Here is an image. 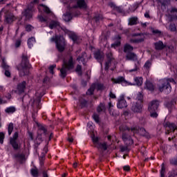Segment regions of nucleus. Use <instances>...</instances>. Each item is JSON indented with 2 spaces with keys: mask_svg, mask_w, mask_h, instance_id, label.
<instances>
[{
  "mask_svg": "<svg viewBox=\"0 0 177 177\" xmlns=\"http://www.w3.org/2000/svg\"><path fill=\"white\" fill-rule=\"evenodd\" d=\"M16 68L19 71V77H26L30 74L31 64L27 54H22L21 63L16 66Z\"/></svg>",
  "mask_w": 177,
  "mask_h": 177,
  "instance_id": "nucleus-1",
  "label": "nucleus"
},
{
  "mask_svg": "<svg viewBox=\"0 0 177 177\" xmlns=\"http://www.w3.org/2000/svg\"><path fill=\"white\" fill-rule=\"evenodd\" d=\"M75 65V62H74L73 57H70L67 60L64 59L63 61L62 67L60 69V77L62 78H66L67 76V72L69 70H73Z\"/></svg>",
  "mask_w": 177,
  "mask_h": 177,
  "instance_id": "nucleus-2",
  "label": "nucleus"
},
{
  "mask_svg": "<svg viewBox=\"0 0 177 177\" xmlns=\"http://www.w3.org/2000/svg\"><path fill=\"white\" fill-rule=\"evenodd\" d=\"M50 42H55L58 51L64 52L66 49V39L62 35H55L50 39Z\"/></svg>",
  "mask_w": 177,
  "mask_h": 177,
  "instance_id": "nucleus-3",
  "label": "nucleus"
},
{
  "mask_svg": "<svg viewBox=\"0 0 177 177\" xmlns=\"http://www.w3.org/2000/svg\"><path fill=\"white\" fill-rule=\"evenodd\" d=\"M171 84H176V82L172 78L170 79H164L160 81L158 84V91L160 92H165V93H169L171 92Z\"/></svg>",
  "mask_w": 177,
  "mask_h": 177,
  "instance_id": "nucleus-4",
  "label": "nucleus"
},
{
  "mask_svg": "<svg viewBox=\"0 0 177 177\" xmlns=\"http://www.w3.org/2000/svg\"><path fill=\"white\" fill-rule=\"evenodd\" d=\"M163 127L166 129V131H165L166 135H169L170 132H175L176 129H177L176 125L169 122H165L163 124Z\"/></svg>",
  "mask_w": 177,
  "mask_h": 177,
  "instance_id": "nucleus-5",
  "label": "nucleus"
},
{
  "mask_svg": "<svg viewBox=\"0 0 177 177\" xmlns=\"http://www.w3.org/2000/svg\"><path fill=\"white\" fill-rule=\"evenodd\" d=\"M19 138V132L16 131L14 133L13 137L10 138V144L11 145V146H12L14 150H19V143H17V138Z\"/></svg>",
  "mask_w": 177,
  "mask_h": 177,
  "instance_id": "nucleus-6",
  "label": "nucleus"
},
{
  "mask_svg": "<svg viewBox=\"0 0 177 177\" xmlns=\"http://www.w3.org/2000/svg\"><path fill=\"white\" fill-rule=\"evenodd\" d=\"M142 109L143 103L141 102H133L131 106V111H133V113H142Z\"/></svg>",
  "mask_w": 177,
  "mask_h": 177,
  "instance_id": "nucleus-7",
  "label": "nucleus"
},
{
  "mask_svg": "<svg viewBox=\"0 0 177 177\" xmlns=\"http://www.w3.org/2000/svg\"><path fill=\"white\" fill-rule=\"evenodd\" d=\"M158 106H160V102L158 100H153L149 104L148 110L149 111H157Z\"/></svg>",
  "mask_w": 177,
  "mask_h": 177,
  "instance_id": "nucleus-8",
  "label": "nucleus"
},
{
  "mask_svg": "<svg viewBox=\"0 0 177 177\" xmlns=\"http://www.w3.org/2000/svg\"><path fill=\"white\" fill-rule=\"evenodd\" d=\"M133 37H138L136 39H131V42H133V44H140L145 41V35L143 34H133Z\"/></svg>",
  "mask_w": 177,
  "mask_h": 177,
  "instance_id": "nucleus-9",
  "label": "nucleus"
},
{
  "mask_svg": "<svg viewBox=\"0 0 177 177\" xmlns=\"http://www.w3.org/2000/svg\"><path fill=\"white\" fill-rule=\"evenodd\" d=\"M34 12L33 8H28L22 12V15L26 17V20H30L32 17V12Z\"/></svg>",
  "mask_w": 177,
  "mask_h": 177,
  "instance_id": "nucleus-10",
  "label": "nucleus"
},
{
  "mask_svg": "<svg viewBox=\"0 0 177 177\" xmlns=\"http://www.w3.org/2000/svg\"><path fill=\"white\" fill-rule=\"evenodd\" d=\"M111 81L113 84H124L125 85H129V82L125 80V77L120 76L117 78H112Z\"/></svg>",
  "mask_w": 177,
  "mask_h": 177,
  "instance_id": "nucleus-11",
  "label": "nucleus"
},
{
  "mask_svg": "<svg viewBox=\"0 0 177 177\" xmlns=\"http://www.w3.org/2000/svg\"><path fill=\"white\" fill-rule=\"evenodd\" d=\"M117 106L118 109H125L126 107H128L127 101L124 100V95L120 97Z\"/></svg>",
  "mask_w": 177,
  "mask_h": 177,
  "instance_id": "nucleus-12",
  "label": "nucleus"
},
{
  "mask_svg": "<svg viewBox=\"0 0 177 177\" xmlns=\"http://www.w3.org/2000/svg\"><path fill=\"white\" fill-rule=\"evenodd\" d=\"M73 8L75 9H77V8H79V9H86L88 8V5L85 0H77V5L74 6Z\"/></svg>",
  "mask_w": 177,
  "mask_h": 177,
  "instance_id": "nucleus-13",
  "label": "nucleus"
},
{
  "mask_svg": "<svg viewBox=\"0 0 177 177\" xmlns=\"http://www.w3.org/2000/svg\"><path fill=\"white\" fill-rule=\"evenodd\" d=\"M125 59L126 60L136 62V60H138V55L131 51L126 54Z\"/></svg>",
  "mask_w": 177,
  "mask_h": 177,
  "instance_id": "nucleus-14",
  "label": "nucleus"
},
{
  "mask_svg": "<svg viewBox=\"0 0 177 177\" xmlns=\"http://www.w3.org/2000/svg\"><path fill=\"white\" fill-rule=\"evenodd\" d=\"M120 129H122V131H131V132H133V136H135V133H138V127H128L127 126H123L122 127H120Z\"/></svg>",
  "mask_w": 177,
  "mask_h": 177,
  "instance_id": "nucleus-15",
  "label": "nucleus"
},
{
  "mask_svg": "<svg viewBox=\"0 0 177 177\" xmlns=\"http://www.w3.org/2000/svg\"><path fill=\"white\" fill-rule=\"evenodd\" d=\"M94 57L98 62H102V60L104 59V54L103 53V52L98 50L94 53Z\"/></svg>",
  "mask_w": 177,
  "mask_h": 177,
  "instance_id": "nucleus-16",
  "label": "nucleus"
},
{
  "mask_svg": "<svg viewBox=\"0 0 177 177\" xmlns=\"http://www.w3.org/2000/svg\"><path fill=\"white\" fill-rule=\"evenodd\" d=\"M109 6L113 9V10L118 12V13H124V9L122 6H117L113 3H109Z\"/></svg>",
  "mask_w": 177,
  "mask_h": 177,
  "instance_id": "nucleus-17",
  "label": "nucleus"
},
{
  "mask_svg": "<svg viewBox=\"0 0 177 177\" xmlns=\"http://www.w3.org/2000/svg\"><path fill=\"white\" fill-rule=\"evenodd\" d=\"M6 21L10 24V23H13L15 20L16 19V17H15V15L10 12H8L5 16Z\"/></svg>",
  "mask_w": 177,
  "mask_h": 177,
  "instance_id": "nucleus-18",
  "label": "nucleus"
},
{
  "mask_svg": "<svg viewBox=\"0 0 177 177\" xmlns=\"http://www.w3.org/2000/svg\"><path fill=\"white\" fill-rule=\"evenodd\" d=\"M154 46L156 50H162V49L167 48V45L164 44L162 41L154 43Z\"/></svg>",
  "mask_w": 177,
  "mask_h": 177,
  "instance_id": "nucleus-19",
  "label": "nucleus"
},
{
  "mask_svg": "<svg viewBox=\"0 0 177 177\" xmlns=\"http://www.w3.org/2000/svg\"><path fill=\"white\" fill-rule=\"evenodd\" d=\"M26 85H27V83L26 82V81H24L17 85V91L19 95H21V93H24V89H26Z\"/></svg>",
  "mask_w": 177,
  "mask_h": 177,
  "instance_id": "nucleus-20",
  "label": "nucleus"
},
{
  "mask_svg": "<svg viewBox=\"0 0 177 177\" xmlns=\"http://www.w3.org/2000/svg\"><path fill=\"white\" fill-rule=\"evenodd\" d=\"M133 51V46H131L129 44H126L123 46V52L124 53H129Z\"/></svg>",
  "mask_w": 177,
  "mask_h": 177,
  "instance_id": "nucleus-21",
  "label": "nucleus"
},
{
  "mask_svg": "<svg viewBox=\"0 0 177 177\" xmlns=\"http://www.w3.org/2000/svg\"><path fill=\"white\" fill-rule=\"evenodd\" d=\"M95 147L98 149L99 151H106L107 150V145L106 143H97Z\"/></svg>",
  "mask_w": 177,
  "mask_h": 177,
  "instance_id": "nucleus-22",
  "label": "nucleus"
},
{
  "mask_svg": "<svg viewBox=\"0 0 177 177\" xmlns=\"http://www.w3.org/2000/svg\"><path fill=\"white\" fill-rule=\"evenodd\" d=\"M134 81L135 83H129V85H137L138 86H140L143 84L142 77H135Z\"/></svg>",
  "mask_w": 177,
  "mask_h": 177,
  "instance_id": "nucleus-23",
  "label": "nucleus"
},
{
  "mask_svg": "<svg viewBox=\"0 0 177 177\" xmlns=\"http://www.w3.org/2000/svg\"><path fill=\"white\" fill-rule=\"evenodd\" d=\"M77 60L82 62L84 66H86V53H82V56L77 58Z\"/></svg>",
  "mask_w": 177,
  "mask_h": 177,
  "instance_id": "nucleus-24",
  "label": "nucleus"
},
{
  "mask_svg": "<svg viewBox=\"0 0 177 177\" xmlns=\"http://www.w3.org/2000/svg\"><path fill=\"white\" fill-rule=\"evenodd\" d=\"M129 26H136L138 24V17H132L129 19Z\"/></svg>",
  "mask_w": 177,
  "mask_h": 177,
  "instance_id": "nucleus-25",
  "label": "nucleus"
},
{
  "mask_svg": "<svg viewBox=\"0 0 177 177\" xmlns=\"http://www.w3.org/2000/svg\"><path fill=\"white\" fill-rule=\"evenodd\" d=\"M116 38L118 41L111 44V48H118V46H121V41L120 40L121 39V36L118 35Z\"/></svg>",
  "mask_w": 177,
  "mask_h": 177,
  "instance_id": "nucleus-26",
  "label": "nucleus"
},
{
  "mask_svg": "<svg viewBox=\"0 0 177 177\" xmlns=\"http://www.w3.org/2000/svg\"><path fill=\"white\" fill-rule=\"evenodd\" d=\"M72 19L73 16H71V13L70 12H66L63 15V20H64V21H71Z\"/></svg>",
  "mask_w": 177,
  "mask_h": 177,
  "instance_id": "nucleus-27",
  "label": "nucleus"
},
{
  "mask_svg": "<svg viewBox=\"0 0 177 177\" xmlns=\"http://www.w3.org/2000/svg\"><path fill=\"white\" fill-rule=\"evenodd\" d=\"M139 133L141 136L149 138V133L146 131V129H145V128H140L139 130Z\"/></svg>",
  "mask_w": 177,
  "mask_h": 177,
  "instance_id": "nucleus-28",
  "label": "nucleus"
},
{
  "mask_svg": "<svg viewBox=\"0 0 177 177\" xmlns=\"http://www.w3.org/2000/svg\"><path fill=\"white\" fill-rule=\"evenodd\" d=\"M7 114H13L16 111V107L15 106H10L6 109L5 110Z\"/></svg>",
  "mask_w": 177,
  "mask_h": 177,
  "instance_id": "nucleus-29",
  "label": "nucleus"
},
{
  "mask_svg": "<svg viewBox=\"0 0 177 177\" xmlns=\"http://www.w3.org/2000/svg\"><path fill=\"white\" fill-rule=\"evenodd\" d=\"M106 59L109 62H115V59L113 57V53L111 52L106 53Z\"/></svg>",
  "mask_w": 177,
  "mask_h": 177,
  "instance_id": "nucleus-30",
  "label": "nucleus"
},
{
  "mask_svg": "<svg viewBox=\"0 0 177 177\" xmlns=\"http://www.w3.org/2000/svg\"><path fill=\"white\" fill-rule=\"evenodd\" d=\"M57 26H59V23L57 21H52L50 24H49V28L51 30H53V28H56V27H57Z\"/></svg>",
  "mask_w": 177,
  "mask_h": 177,
  "instance_id": "nucleus-31",
  "label": "nucleus"
},
{
  "mask_svg": "<svg viewBox=\"0 0 177 177\" xmlns=\"http://www.w3.org/2000/svg\"><path fill=\"white\" fill-rule=\"evenodd\" d=\"M146 88L149 91H154V85L153 84V83H151L150 82H146Z\"/></svg>",
  "mask_w": 177,
  "mask_h": 177,
  "instance_id": "nucleus-32",
  "label": "nucleus"
},
{
  "mask_svg": "<svg viewBox=\"0 0 177 177\" xmlns=\"http://www.w3.org/2000/svg\"><path fill=\"white\" fill-rule=\"evenodd\" d=\"M95 84H92L91 87L88 89L86 95H93V92H95Z\"/></svg>",
  "mask_w": 177,
  "mask_h": 177,
  "instance_id": "nucleus-33",
  "label": "nucleus"
},
{
  "mask_svg": "<svg viewBox=\"0 0 177 177\" xmlns=\"http://www.w3.org/2000/svg\"><path fill=\"white\" fill-rule=\"evenodd\" d=\"M103 110H106V106H104V104L100 103L97 108V113H101V111H103Z\"/></svg>",
  "mask_w": 177,
  "mask_h": 177,
  "instance_id": "nucleus-34",
  "label": "nucleus"
},
{
  "mask_svg": "<svg viewBox=\"0 0 177 177\" xmlns=\"http://www.w3.org/2000/svg\"><path fill=\"white\" fill-rule=\"evenodd\" d=\"M35 42V38L31 37L28 39V45L29 48H32V45H34V43Z\"/></svg>",
  "mask_w": 177,
  "mask_h": 177,
  "instance_id": "nucleus-35",
  "label": "nucleus"
},
{
  "mask_svg": "<svg viewBox=\"0 0 177 177\" xmlns=\"http://www.w3.org/2000/svg\"><path fill=\"white\" fill-rule=\"evenodd\" d=\"M13 128H14L13 123H10L8 127V131L9 136L12 135V132H13Z\"/></svg>",
  "mask_w": 177,
  "mask_h": 177,
  "instance_id": "nucleus-36",
  "label": "nucleus"
},
{
  "mask_svg": "<svg viewBox=\"0 0 177 177\" xmlns=\"http://www.w3.org/2000/svg\"><path fill=\"white\" fill-rule=\"evenodd\" d=\"M115 64V62H113V61H108L105 63V70L107 71L109 68H110L111 64Z\"/></svg>",
  "mask_w": 177,
  "mask_h": 177,
  "instance_id": "nucleus-37",
  "label": "nucleus"
},
{
  "mask_svg": "<svg viewBox=\"0 0 177 177\" xmlns=\"http://www.w3.org/2000/svg\"><path fill=\"white\" fill-rule=\"evenodd\" d=\"M41 131H42L44 135H46V132H48L46 127L42 124L39 125V131L41 132Z\"/></svg>",
  "mask_w": 177,
  "mask_h": 177,
  "instance_id": "nucleus-38",
  "label": "nucleus"
},
{
  "mask_svg": "<svg viewBox=\"0 0 177 177\" xmlns=\"http://www.w3.org/2000/svg\"><path fill=\"white\" fill-rule=\"evenodd\" d=\"M136 100H137V102H141V103H143V95L141 93H138L137 94Z\"/></svg>",
  "mask_w": 177,
  "mask_h": 177,
  "instance_id": "nucleus-39",
  "label": "nucleus"
},
{
  "mask_svg": "<svg viewBox=\"0 0 177 177\" xmlns=\"http://www.w3.org/2000/svg\"><path fill=\"white\" fill-rule=\"evenodd\" d=\"M122 138L124 142H127L128 140H131V136H129L126 133H122Z\"/></svg>",
  "mask_w": 177,
  "mask_h": 177,
  "instance_id": "nucleus-40",
  "label": "nucleus"
},
{
  "mask_svg": "<svg viewBox=\"0 0 177 177\" xmlns=\"http://www.w3.org/2000/svg\"><path fill=\"white\" fill-rule=\"evenodd\" d=\"M69 38H71V39H73L75 44L77 43V40L78 39V37L74 33L71 34L69 35Z\"/></svg>",
  "mask_w": 177,
  "mask_h": 177,
  "instance_id": "nucleus-41",
  "label": "nucleus"
},
{
  "mask_svg": "<svg viewBox=\"0 0 177 177\" xmlns=\"http://www.w3.org/2000/svg\"><path fill=\"white\" fill-rule=\"evenodd\" d=\"M26 31L30 32V31H32L34 30V26H31L30 24H28L25 26Z\"/></svg>",
  "mask_w": 177,
  "mask_h": 177,
  "instance_id": "nucleus-42",
  "label": "nucleus"
},
{
  "mask_svg": "<svg viewBox=\"0 0 177 177\" xmlns=\"http://www.w3.org/2000/svg\"><path fill=\"white\" fill-rule=\"evenodd\" d=\"M169 29L170 30V31L174 32V31H176V26L175 25V24H170Z\"/></svg>",
  "mask_w": 177,
  "mask_h": 177,
  "instance_id": "nucleus-43",
  "label": "nucleus"
},
{
  "mask_svg": "<svg viewBox=\"0 0 177 177\" xmlns=\"http://www.w3.org/2000/svg\"><path fill=\"white\" fill-rule=\"evenodd\" d=\"M93 118L95 121V122H97V124H99V122H100L99 115H97V113H94L93 115Z\"/></svg>",
  "mask_w": 177,
  "mask_h": 177,
  "instance_id": "nucleus-44",
  "label": "nucleus"
},
{
  "mask_svg": "<svg viewBox=\"0 0 177 177\" xmlns=\"http://www.w3.org/2000/svg\"><path fill=\"white\" fill-rule=\"evenodd\" d=\"M75 71L81 75V74H82V66H81V65H77Z\"/></svg>",
  "mask_w": 177,
  "mask_h": 177,
  "instance_id": "nucleus-45",
  "label": "nucleus"
},
{
  "mask_svg": "<svg viewBox=\"0 0 177 177\" xmlns=\"http://www.w3.org/2000/svg\"><path fill=\"white\" fill-rule=\"evenodd\" d=\"M160 177H165V167H164V163L162 165V169L160 171Z\"/></svg>",
  "mask_w": 177,
  "mask_h": 177,
  "instance_id": "nucleus-46",
  "label": "nucleus"
},
{
  "mask_svg": "<svg viewBox=\"0 0 177 177\" xmlns=\"http://www.w3.org/2000/svg\"><path fill=\"white\" fill-rule=\"evenodd\" d=\"M31 174L34 177H38V169H32Z\"/></svg>",
  "mask_w": 177,
  "mask_h": 177,
  "instance_id": "nucleus-47",
  "label": "nucleus"
},
{
  "mask_svg": "<svg viewBox=\"0 0 177 177\" xmlns=\"http://www.w3.org/2000/svg\"><path fill=\"white\" fill-rule=\"evenodd\" d=\"M149 113L152 118H157V117H158V114L157 112H156V111H149Z\"/></svg>",
  "mask_w": 177,
  "mask_h": 177,
  "instance_id": "nucleus-48",
  "label": "nucleus"
},
{
  "mask_svg": "<svg viewBox=\"0 0 177 177\" xmlns=\"http://www.w3.org/2000/svg\"><path fill=\"white\" fill-rule=\"evenodd\" d=\"M169 177H177V170H172L169 173Z\"/></svg>",
  "mask_w": 177,
  "mask_h": 177,
  "instance_id": "nucleus-49",
  "label": "nucleus"
},
{
  "mask_svg": "<svg viewBox=\"0 0 177 177\" xmlns=\"http://www.w3.org/2000/svg\"><path fill=\"white\" fill-rule=\"evenodd\" d=\"M145 68H146L147 70H149V68H150V67H151V62H150V61H147L145 65H144Z\"/></svg>",
  "mask_w": 177,
  "mask_h": 177,
  "instance_id": "nucleus-50",
  "label": "nucleus"
},
{
  "mask_svg": "<svg viewBox=\"0 0 177 177\" xmlns=\"http://www.w3.org/2000/svg\"><path fill=\"white\" fill-rule=\"evenodd\" d=\"M55 68H56V64L50 66L49 71H50V74H55V72H53V70H55Z\"/></svg>",
  "mask_w": 177,
  "mask_h": 177,
  "instance_id": "nucleus-51",
  "label": "nucleus"
},
{
  "mask_svg": "<svg viewBox=\"0 0 177 177\" xmlns=\"http://www.w3.org/2000/svg\"><path fill=\"white\" fill-rule=\"evenodd\" d=\"M5 139V133H0V143L2 145L3 143V140Z\"/></svg>",
  "mask_w": 177,
  "mask_h": 177,
  "instance_id": "nucleus-52",
  "label": "nucleus"
},
{
  "mask_svg": "<svg viewBox=\"0 0 177 177\" xmlns=\"http://www.w3.org/2000/svg\"><path fill=\"white\" fill-rule=\"evenodd\" d=\"M41 6H43V8H44V12H46V13H48V14L50 13V9H49L48 8V6H46L44 4H41Z\"/></svg>",
  "mask_w": 177,
  "mask_h": 177,
  "instance_id": "nucleus-53",
  "label": "nucleus"
},
{
  "mask_svg": "<svg viewBox=\"0 0 177 177\" xmlns=\"http://www.w3.org/2000/svg\"><path fill=\"white\" fill-rule=\"evenodd\" d=\"M94 19L95 21H100V20H103V16L102 15H97L94 17Z\"/></svg>",
  "mask_w": 177,
  "mask_h": 177,
  "instance_id": "nucleus-54",
  "label": "nucleus"
},
{
  "mask_svg": "<svg viewBox=\"0 0 177 177\" xmlns=\"http://www.w3.org/2000/svg\"><path fill=\"white\" fill-rule=\"evenodd\" d=\"M120 151H122V152L128 151V147L127 146H125V147L120 146Z\"/></svg>",
  "mask_w": 177,
  "mask_h": 177,
  "instance_id": "nucleus-55",
  "label": "nucleus"
},
{
  "mask_svg": "<svg viewBox=\"0 0 177 177\" xmlns=\"http://www.w3.org/2000/svg\"><path fill=\"white\" fill-rule=\"evenodd\" d=\"M153 34H156V35H161L162 32L161 30H153L152 31Z\"/></svg>",
  "mask_w": 177,
  "mask_h": 177,
  "instance_id": "nucleus-56",
  "label": "nucleus"
},
{
  "mask_svg": "<svg viewBox=\"0 0 177 177\" xmlns=\"http://www.w3.org/2000/svg\"><path fill=\"white\" fill-rule=\"evenodd\" d=\"M171 164H172L173 165H177V157L171 159L170 161Z\"/></svg>",
  "mask_w": 177,
  "mask_h": 177,
  "instance_id": "nucleus-57",
  "label": "nucleus"
},
{
  "mask_svg": "<svg viewBox=\"0 0 177 177\" xmlns=\"http://www.w3.org/2000/svg\"><path fill=\"white\" fill-rule=\"evenodd\" d=\"M2 67L5 70H8L9 66L6 65V63H5V60H3Z\"/></svg>",
  "mask_w": 177,
  "mask_h": 177,
  "instance_id": "nucleus-58",
  "label": "nucleus"
},
{
  "mask_svg": "<svg viewBox=\"0 0 177 177\" xmlns=\"http://www.w3.org/2000/svg\"><path fill=\"white\" fill-rule=\"evenodd\" d=\"M17 158H19V160H24V155L21 154V153H18L16 156Z\"/></svg>",
  "mask_w": 177,
  "mask_h": 177,
  "instance_id": "nucleus-59",
  "label": "nucleus"
},
{
  "mask_svg": "<svg viewBox=\"0 0 177 177\" xmlns=\"http://www.w3.org/2000/svg\"><path fill=\"white\" fill-rule=\"evenodd\" d=\"M145 17H146V19H150V11H146V12L144 15Z\"/></svg>",
  "mask_w": 177,
  "mask_h": 177,
  "instance_id": "nucleus-60",
  "label": "nucleus"
},
{
  "mask_svg": "<svg viewBox=\"0 0 177 177\" xmlns=\"http://www.w3.org/2000/svg\"><path fill=\"white\" fill-rule=\"evenodd\" d=\"M21 45V41L20 40H17L15 42V47L19 48Z\"/></svg>",
  "mask_w": 177,
  "mask_h": 177,
  "instance_id": "nucleus-61",
  "label": "nucleus"
},
{
  "mask_svg": "<svg viewBox=\"0 0 177 177\" xmlns=\"http://www.w3.org/2000/svg\"><path fill=\"white\" fill-rule=\"evenodd\" d=\"M4 74H5L6 77H10V75H11L10 72L9 71H8V69H6Z\"/></svg>",
  "mask_w": 177,
  "mask_h": 177,
  "instance_id": "nucleus-62",
  "label": "nucleus"
},
{
  "mask_svg": "<svg viewBox=\"0 0 177 177\" xmlns=\"http://www.w3.org/2000/svg\"><path fill=\"white\" fill-rule=\"evenodd\" d=\"M165 48H168L169 50V52H174V46H166Z\"/></svg>",
  "mask_w": 177,
  "mask_h": 177,
  "instance_id": "nucleus-63",
  "label": "nucleus"
},
{
  "mask_svg": "<svg viewBox=\"0 0 177 177\" xmlns=\"http://www.w3.org/2000/svg\"><path fill=\"white\" fill-rule=\"evenodd\" d=\"M123 169L124 171H129V169H131V167H129V166L126 165L124 167H123Z\"/></svg>",
  "mask_w": 177,
  "mask_h": 177,
  "instance_id": "nucleus-64",
  "label": "nucleus"
}]
</instances>
